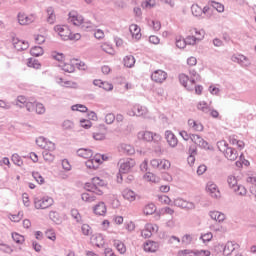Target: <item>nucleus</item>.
Wrapping results in <instances>:
<instances>
[{"mask_svg":"<svg viewBox=\"0 0 256 256\" xmlns=\"http://www.w3.org/2000/svg\"><path fill=\"white\" fill-rule=\"evenodd\" d=\"M36 145L41 147V149H44L42 155L46 163H53L55 161V154H53V151L57 149L55 143L43 136H40L36 139Z\"/></svg>","mask_w":256,"mask_h":256,"instance_id":"1","label":"nucleus"},{"mask_svg":"<svg viewBox=\"0 0 256 256\" xmlns=\"http://www.w3.org/2000/svg\"><path fill=\"white\" fill-rule=\"evenodd\" d=\"M179 81L183 87L188 89V91H193V87H195V83H199L201 81V75H199L195 70L190 72V78L189 76L185 74L179 75Z\"/></svg>","mask_w":256,"mask_h":256,"instance_id":"2","label":"nucleus"},{"mask_svg":"<svg viewBox=\"0 0 256 256\" xmlns=\"http://www.w3.org/2000/svg\"><path fill=\"white\" fill-rule=\"evenodd\" d=\"M54 31L58 33V35L64 41H79V39H81V34L79 33L73 34L71 32V29H69V26L67 25H56L54 27Z\"/></svg>","mask_w":256,"mask_h":256,"instance_id":"3","label":"nucleus"},{"mask_svg":"<svg viewBox=\"0 0 256 256\" xmlns=\"http://www.w3.org/2000/svg\"><path fill=\"white\" fill-rule=\"evenodd\" d=\"M68 23H71L75 27H81V29L91 28V22L85 21V18L75 10L69 12Z\"/></svg>","mask_w":256,"mask_h":256,"instance_id":"4","label":"nucleus"},{"mask_svg":"<svg viewBox=\"0 0 256 256\" xmlns=\"http://www.w3.org/2000/svg\"><path fill=\"white\" fill-rule=\"evenodd\" d=\"M150 167L155 171H160V173H165V171H169L171 169V161L165 158H153L150 161Z\"/></svg>","mask_w":256,"mask_h":256,"instance_id":"5","label":"nucleus"},{"mask_svg":"<svg viewBox=\"0 0 256 256\" xmlns=\"http://www.w3.org/2000/svg\"><path fill=\"white\" fill-rule=\"evenodd\" d=\"M203 34L197 28H189L187 30L186 43L187 45H195L197 41H200Z\"/></svg>","mask_w":256,"mask_h":256,"instance_id":"6","label":"nucleus"},{"mask_svg":"<svg viewBox=\"0 0 256 256\" xmlns=\"http://www.w3.org/2000/svg\"><path fill=\"white\" fill-rule=\"evenodd\" d=\"M54 203L55 200L52 197L44 196L41 199L36 198L34 200V207L35 209H49V207H53Z\"/></svg>","mask_w":256,"mask_h":256,"instance_id":"7","label":"nucleus"},{"mask_svg":"<svg viewBox=\"0 0 256 256\" xmlns=\"http://www.w3.org/2000/svg\"><path fill=\"white\" fill-rule=\"evenodd\" d=\"M107 156L102 154H96L93 159H89L86 161V167L88 169H99V166L103 163V161H107Z\"/></svg>","mask_w":256,"mask_h":256,"instance_id":"8","label":"nucleus"},{"mask_svg":"<svg viewBox=\"0 0 256 256\" xmlns=\"http://www.w3.org/2000/svg\"><path fill=\"white\" fill-rule=\"evenodd\" d=\"M159 231V226L153 223H147L144 228L141 230V237L143 239H149L153 237V233H157Z\"/></svg>","mask_w":256,"mask_h":256,"instance_id":"9","label":"nucleus"},{"mask_svg":"<svg viewBox=\"0 0 256 256\" xmlns=\"http://www.w3.org/2000/svg\"><path fill=\"white\" fill-rule=\"evenodd\" d=\"M26 109L30 113L35 111L38 115H43L45 113V106L40 102H27Z\"/></svg>","mask_w":256,"mask_h":256,"instance_id":"10","label":"nucleus"},{"mask_svg":"<svg viewBox=\"0 0 256 256\" xmlns=\"http://www.w3.org/2000/svg\"><path fill=\"white\" fill-rule=\"evenodd\" d=\"M17 17L20 25H31L36 19L35 14H26L25 12L18 13Z\"/></svg>","mask_w":256,"mask_h":256,"instance_id":"11","label":"nucleus"},{"mask_svg":"<svg viewBox=\"0 0 256 256\" xmlns=\"http://www.w3.org/2000/svg\"><path fill=\"white\" fill-rule=\"evenodd\" d=\"M12 45L16 51H27L29 49V42L18 37L12 39Z\"/></svg>","mask_w":256,"mask_h":256,"instance_id":"12","label":"nucleus"},{"mask_svg":"<svg viewBox=\"0 0 256 256\" xmlns=\"http://www.w3.org/2000/svg\"><path fill=\"white\" fill-rule=\"evenodd\" d=\"M206 191L211 197H213V199H221V191L217 184L209 182L206 186Z\"/></svg>","mask_w":256,"mask_h":256,"instance_id":"13","label":"nucleus"},{"mask_svg":"<svg viewBox=\"0 0 256 256\" xmlns=\"http://www.w3.org/2000/svg\"><path fill=\"white\" fill-rule=\"evenodd\" d=\"M92 211L97 217H105L107 215V204L105 202H98L92 207Z\"/></svg>","mask_w":256,"mask_h":256,"instance_id":"14","label":"nucleus"},{"mask_svg":"<svg viewBox=\"0 0 256 256\" xmlns=\"http://www.w3.org/2000/svg\"><path fill=\"white\" fill-rule=\"evenodd\" d=\"M75 65H77V60H65L61 64H59V67L62 68V71H65V73H74L75 72Z\"/></svg>","mask_w":256,"mask_h":256,"instance_id":"15","label":"nucleus"},{"mask_svg":"<svg viewBox=\"0 0 256 256\" xmlns=\"http://www.w3.org/2000/svg\"><path fill=\"white\" fill-rule=\"evenodd\" d=\"M136 163L134 159L128 158L123 161V163L120 164V173H130V171L133 170V167H135Z\"/></svg>","mask_w":256,"mask_h":256,"instance_id":"16","label":"nucleus"},{"mask_svg":"<svg viewBox=\"0 0 256 256\" xmlns=\"http://www.w3.org/2000/svg\"><path fill=\"white\" fill-rule=\"evenodd\" d=\"M239 249H241V245H239V243L229 241L224 246L223 255L229 256L233 253V251H237Z\"/></svg>","mask_w":256,"mask_h":256,"instance_id":"17","label":"nucleus"},{"mask_svg":"<svg viewBox=\"0 0 256 256\" xmlns=\"http://www.w3.org/2000/svg\"><path fill=\"white\" fill-rule=\"evenodd\" d=\"M138 139H141L142 141H147L149 143L154 139H161V135L156 133L153 134V132L151 131L139 132Z\"/></svg>","mask_w":256,"mask_h":256,"instance_id":"18","label":"nucleus"},{"mask_svg":"<svg viewBox=\"0 0 256 256\" xmlns=\"http://www.w3.org/2000/svg\"><path fill=\"white\" fill-rule=\"evenodd\" d=\"M147 109L141 105H134L132 109L128 112L130 117H143L147 113Z\"/></svg>","mask_w":256,"mask_h":256,"instance_id":"19","label":"nucleus"},{"mask_svg":"<svg viewBox=\"0 0 256 256\" xmlns=\"http://www.w3.org/2000/svg\"><path fill=\"white\" fill-rule=\"evenodd\" d=\"M143 249L146 253H157L159 251V242L148 240L143 244Z\"/></svg>","mask_w":256,"mask_h":256,"instance_id":"20","label":"nucleus"},{"mask_svg":"<svg viewBox=\"0 0 256 256\" xmlns=\"http://www.w3.org/2000/svg\"><path fill=\"white\" fill-rule=\"evenodd\" d=\"M151 79L154 83H163L167 79V72L163 70H156L152 73Z\"/></svg>","mask_w":256,"mask_h":256,"instance_id":"21","label":"nucleus"},{"mask_svg":"<svg viewBox=\"0 0 256 256\" xmlns=\"http://www.w3.org/2000/svg\"><path fill=\"white\" fill-rule=\"evenodd\" d=\"M174 205L176 207H180L181 209H195V204H193V202H189L183 198H177L174 200Z\"/></svg>","mask_w":256,"mask_h":256,"instance_id":"22","label":"nucleus"},{"mask_svg":"<svg viewBox=\"0 0 256 256\" xmlns=\"http://www.w3.org/2000/svg\"><path fill=\"white\" fill-rule=\"evenodd\" d=\"M191 141L198 145V147H202V149H209V143L205 141L201 136L197 134H192Z\"/></svg>","mask_w":256,"mask_h":256,"instance_id":"23","label":"nucleus"},{"mask_svg":"<svg viewBox=\"0 0 256 256\" xmlns=\"http://www.w3.org/2000/svg\"><path fill=\"white\" fill-rule=\"evenodd\" d=\"M165 139L170 147H177V144L179 143L177 136L170 130L165 132Z\"/></svg>","mask_w":256,"mask_h":256,"instance_id":"24","label":"nucleus"},{"mask_svg":"<svg viewBox=\"0 0 256 256\" xmlns=\"http://www.w3.org/2000/svg\"><path fill=\"white\" fill-rule=\"evenodd\" d=\"M223 155L228 159V161H237V157H239V152L235 150V148L228 147Z\"/></svg>","mask_w":256,"mask_h":256,"instance_id":"25","label":"nucleus"},{"mask_svg":"<svg viewBox=\"0 0 256 256\" xmlns=\"http://www.w3.org/2000/svg\"><path fill=\"white\" fill-rule=\"evenodd\" d=\"M188 127L189 129H191V131H195V132H201L204 129L203 124L194 119L188 120Z\"/></svg>","mask_w":256,"mask_h":256,"instance_id":"26","label":"nucleus"},{"mask_svg":"<svg viewBox=\"0 0 256 256\" xmlns=\"http://www.w3.org/2000/svg\"><path fill=\"white\" fill-rule=\"evenodd\" d=\"M129 31L133 39H135L136 41H139V39H141V28L137 24H131L129 27Z\"/></svg>","mask_w":256,"mask_h":256,"instance_id":"27","label":"nucleus"},{"mask_svg":"<svg viewBox=\"0 0 256 256\" xmlns=\"http://www.w3.org/2000/svg\"><path fill=\"white\" fill-rule=\"evenodd\" d=\"M94 85L96 87H100V89H104V91H113V84L109 82H103L101 79L94 80Z\"/></svg>","mask_w":256,"mask_h":256,"instance_id":"28","label":"nucleus"},{"mask_svg":"<svg viewBox=\"0 0 256 256\" xmlns=\"http://www.w3.org/2000/svg\"><path fill=\"white\" fill-rule=\"evenodd\" d=\"M143 179L144 181H147V183H159V181H161V178L153 172H146Z\"/></svg>","mask_w":256,"mask_h":256,"instance_id":"29","label":"nucleus"},{"mask_svg":"<svg viewBox=\"0 0 256 256\" xmlns=\"http://www.w3.org/2000/svg\"><path fill=\"white\" fill-rule=\"evenodd\" d=\"M230 145H234L239 149V151H242V149H245V142L242 140H239L237 136H230L229 138Z\"/></svg>","mask_w":256,"mask_h":256,"instance_id":"30","label":"nucleus"},{"mask_svg":"<svg viewBox=\"0 0 256 256\" xmlns=\"http://www.w3.org/2000/svg\"><path fill=\"white\" fill-rule=\"evenodd\" d=\"M100 49H102V51L108 55H115V48H113V45H111L109 42L100 43Z\"/></svg>","mask_w":256,"mask_h":256,"instance_id":"31","label":"nucleus"},{"mask_svg":"<svg viewBox=\"0 0 256 256\" xmlns=\"http://www.w3.org/2000/svg\"><path fill=\"white\" fill-rule=\"evenodd\" d=\"M78 157H82V159H91L93 157V150L87 148H80L77 151Z\"/></svg>","mask_w":256,"mask_h":256,"instance_id":"32","label":"nucleus"},{"mask_svg":"<svg viewBox=\"0 0 256 256\" xmlns=\"http://www.w3.org/2000/svg\"><path fill=\"white\" fill-rule=\"evenodd\" d=\"M122 195L124 197V199H126L127 201L133 202L135 201V199H137V194H135V192L131 189H124L122 192Z\"/></svg>","mask_w":256,"mask_h":256,"instance_id":"33","label":"nucleus"},{"mask_svg":"<svg viewBox=\"0 0 256 256\" xmlns=\"http://www.w3.org/2000/svg\"><path fill=\"white\" fill-rule=\"evenodd\" d=\"M86 187H90L89 191L99 196L104 195L105 191L108 189V187L89 186V184H86Z\"/></svg>","mask_w":256,"mask_h":256,"instance_id":"34","label":"nucleus"},{"mask_svg":"<svg viewBox=\"0 0 256 256\" xmlns=\"http://www.w3.org/2000/svg\"><path fill=\"white\" fill-rule=\"evenodd\" d=\"M90 187H108V184H107V181H105L99 177H94L91 180Z\"/></svg>","mask_w":256,"mask_h":256,"instance_id":"35","label":"nucleus"},{"mask_svg":"<svg viewBox=\"0 0 256 256\" xmlns=\"http://www.w3.org/2000/svg\"><path fill=\"white\" fill-rule=\"evenodd\" d=\"M210 217L214 221H218V223H223V221H225V214H223L219 211H211Z\"/></svg>","mask_w":256,"mask_h":256,"instance_id":"36","label":"nucleus"},{"mask_svg":"<svg viewBox=\"0 0 256 256\" xmlns=\"http://www.w3.org/2000/svg\"><path fill=\"white\" fill-rule=\"evenodd\" d=\"M114 247L117 249L120 255H125L127 253V246H125V243L119 240L114 241Z\"/></svg>","mask_w":256,"mask_h":256,"instance_id":"37","label":"nucleus"},{"mask_svg":"<svg viewBox=\"0 0 256 256\" xmlns=\"http://www.w3.org/2000/svg\"><path fill=\"white\" fill-rule=\"evenodd\" d=\"M51 57H52V59H54V61H57L59 63V65H61L64 61H66L65 54H63L61 52L52 51Z\"/></svg>","mask_w":256,"mask_h":256,"instance_id":"38","label":"nucleus"},{"mask_svg":"<svg viewBox=\"0 0 256 256\" xmlns=\"http://www.w3.org/2000/svg\"><path fill=\"white\" fill-rule=\"evenodd\" d=\"M227 183L230 189H233V191H237V187L239 186L237 177L229 175L227 178Z\"/></svg>","mask_w":256,"mask_h":256,"instance_id":"39","label":"nucleus"},{"mask_svg":"<svg viewBox=\"0 0 256 256\" xmlns=\"http://www.w3.org/2000/svg\"><path fill=\"white\" fill-rule=\"evenodd\" d=\"M156 211H157V206H155V204L153 203L147 204L143 209L144 215H153V213H155Z\"/></svg>","mask_w":256,"mask_h":256,"instance_id":"40","label":"nucleus"},{"mask_svg":"<svg viewBox=\"0 0 256 256\" xmlns=\"http://www.w3.org/2000/svg\"><path fill=\"white\" fill-rule=\"evenodd\" d=\"M47 12V21L50 23V25H53V23H55L57 17L55 16V10L51 7L47 8L46 10Z\"/></svg>","mask_w":256,"mask_h":256,"instance_id":"41","label":"nucleus"},{"mask_svg":"<svg viewBox=\"0 0 256 256\" xmlns=\"http://www.w3.org/2000/svg\"><path fill=\"white\" fill-rule=\"evenodd\" d=\"M43 53V47L41 46H34L30 49V55H32L33 57H41Z\"/></svg>","mask_w":256,"mask_h":256,"instance_id":"42","label":"nucleus"},{"mask_svg":"<svg viewBox=\"0 0 256 256\" xmlns=\"http://www.w3.org/2000/svg\"><path fill=\"white\" fill-rule=\"evenodd\" d=\"M191 11L194 17H201V15H203V8H201V6H199L198 4L192 5Z\"/></svg>","mask_w":256,"mask_h":256,"instance_id":"43","label":"nucleus"},{"mask_svg":"<svg viewBox=\"0 0 256 256\" xmlns=\"http://www.w3.org/2000/svg\"><path fill=\"white\" fill-rule=\"evenodd\" d=\"M93 243L96 245V247H103L105 244V239H103V235L96 234L93 238Z\"/></svg>","mask_w":256,"mask_h":256,"instance_id":"44","label":"nucleus"},{"mask_svg":"<svg viewBox=\"0 0 256 256\" xmlns=\"http://www.w3.org/2000/svg\"><path fill=\"white\" fill-rule=\"evenodd\" d=\"M121 149H123L124 153H127V155L135 154V147L131 146L130 144H122Z\"/></svg>","mask_w":256,"mask_h":256,"instance_id":"45","label":"nucleus"},{"mask_svg":"<svg viewBox=\"0 0 256 256\" xmlns=\"http://www.w3.org/2000/svg\"><path fill=\"white\" fill-rule=\"evenodd\" d=\"M79 123L82 129H91V127H93V123L89 119L82 118Z\"/></svg>","mask_w":256,"mask_h":256,"instance_id":"46","label":"nucleus"},{"mask_svg":"<svg viewBox=\"0 0 256 256\" xmlns=\"http://www.w3.org/2000/svg\"><path fill=\"white\" fill-rule=\"evenodd\" d=\"M12 239L13 241H15V243H18L19 245L25 243V237L19 233H12Z\"/></svg>","mask_w":256,"mask_h":256,"instance_id":"47","label":"nucleus"},{"mask_svg":"<svg viewBox=\"0 0 256 256\" xmlns=\"http://www.w3.org/2000/svg\"><path fill=\"white\" fill-rule=\"evenodd\" d=\"M124 65L125 67L131 68L135 65V57L133 56H126L124 58Z\"/></svg>","mask_w":256,"mask_h":256,"instance_id":"48","label":"nucleus"},{"mask_svg":"<svg viewBox=\"0 0 256 256\" xmlns=\"http://www.w3.org/2000/svg\"><path fill=\"white\" fill-rule=\"evenodd\" d=\"M71 109L72 111H80V113H87V111H89L87 106L82 104H75L71 107Z\"/></svg>","mask_w":256,"mask_h":256,"instance_id":"49","label":"nucleus"},{"mask_svg":"<svg viewBox=\"0 0 256 256\" xmlns=\"http://www.w3.org/2000/svg\"><path fill=\"white\" fill-rule=\"evenodd\" d=\"M217 147H218L219 151H221V153H224L227 151L229 144H227V141L221 140V141L217 142Z\"/></svg>","mask_w":256,"mask_h":256,"instance_id":"50","label":"nucleus"},{"mask_svg":"<svg viewBox=\"0 0 256 256\" xmlns=\"http://www.w3.org/2000/svg\"><path fill=\"white\" fill-rule=\"evenodd\" d=\"M211 6L213 9H216L218 13H223V11H225V6L219 2L211 1Z\"/></svg>","mask_w":256,"mask_h":256,"instance_id":"51","label":"nucleus"},{"mask_svg":"<svg viewBox=\"0 0 256 256\" xmlns=\"http://www.w3.org/2000/svg\"><path fill=\"white\" fill-rule=\"evenodd\" d=\"M181 242L183 245H191V243H193V236L191 234H185L182 237Z\"/></svg>","mask_w":256,"mask_h":256,"instance_id":"52","label":"nucleus"},{"mask_svg":"<svg viewBox=\"0 0 256 256\" xmlns=\"http://www.w3.org/2000/svg\"><path fill=\"white\" fill-rule=\"evenodd\" d=\"M176 47L178 49H185L187 47V40H185L184 38L176 39Z\"/></svg>","mask_w":256,"mask_h":256,"instance_id":"53","label":"nucleus"},{"mask_svg":"<svg viewBox=\"0 0 256 256\" xmlns=\"http://www.w3.org/2000/svg\"><path fill=\"white\" fill-rule=\"evenodd\" d=\"M49 217L54 223H61V217L56 211H51Z\"/></svg>","mask_w":256,"mask_h":256,"instance_id":"54","label":"nucleus"},{"mask_svg":"<svg viewBox=\"0 0 256 256\" xmlns=\"http://www.w3.org/2000/svg\"><path fill=\"white\" fill-rule=\"evenodd\" d=\"M156 5L157 2L155 0H147L142 3V7H144V9H153Z\"/></svg>","mask_w":256,"mask_h":256,"instance_id":"55","label":"nucleus"},{"mask_svg":"<svg viewBox=\"0 0 256 256\" xmlns=\"http://www.w3.org/2000/svg\"><path fill=\"white\" fill-rule=\"evenodd\" d=\"M32 177H34L35 181H37L39 185H43V183H45V178H43L39 172H33Z\"/></svg>","mask_w":256,"mask_h":256,"instance_id":"56","label":"nucleus"},{"mask_svg":"<svg viewBox=\"0 0 256 256\" xmlns=\"http://www.w3.org/2000/svg\"><path fill=\"white\" fill-rule=\"evenodd\" d=\"M27 65L33 69H41V64L35 59H29Z\"/></svg>","mask_w":256,"mask_h":256,"instance_id":"57","label":"nucleus"},{"mask_svg":"<svg viewBox=\"0 0 256 256\" xmlns=\"http://www.w3.org/2000/svg\"><path fill=\"white\" fill-rule=\"evenodd\" d=\"M178 256H196L195 251L190 249L180 250L178 251Z\"/></svg>","mask_w":256,"mask_h":256,"instance_id":"58","label":"nucleus"},{"mask_svg":"<svg viewBox=\"0 0 256 256\" xmlns=\"http://www.w3.org/2000/svg\"><path fill=\"white\" fill-rule=\"evenodd\" d=\"M81 231L83 235L89 236L91 233H93V230L91 229V226L89 224H83L81 227Z\"/></svg>","mask_w":256,"mask_h":256,"instance_id":"59","label":"nucleus"},{"mask_svg":"<svg viewBox=\"0 0 256 256\" xmlns=\"http://www.w3.org/2000/svg\"><path fill=\"white\" fill-rule=\"evenodd\" d=\"M12 161L15 165H18V167H21V165H23V159H21V156H19V154H13Z\"/></svg>","mask_w":256,"mask_h":256,"instance_id":"60","label":"nucleus"},{"mask_svg":"<svg viewBox=\"0 0 256 256\" xmlns=\"http://www.w3.org/2000/svg\"><path fill=\"white\" fill-rule=\"evenodd\" d=\"M71 215L76 220L77 223H81L82 219H81V214L79 213V210L72 209Z\"/></svg>","mask_w":256,"mask_h":256,"instance_id":"61","label":"nucleus"},{"mask_svg":"<svg viewBox=\"0 0 256 256\" xmlns=\"http://www.w3.org/2000/svg\"><path fill=\"white\" fill-rule=\"evenodd\" d=\"M159 202L161 205H171V198L167 195H162L159 197Z\"/></svg>","mask_w":256,"mask_h":256,"instance_id":"62","label":"nucleus"},{"mask_svg":"<svg viewBox=\"0 0 256 256\" xmlns=\"http://www.w3.org/2000/svg\"><path fill=\"white\" fill-rule=\"evenodd\" d=\"M46 237L47 239H50V241H55L57 239V235L55 234L54 230L46 231Z\"/></svg>","mask_w":256,"mask_h":256,"instance_id":"63","label":"nucleus"},{"mask_svg":"<svg viewBox=\"0 0 256 256\" xmlns=\"http://www.w3.org/2000/svg\"><path fill=\"white\" fill-rule=\"evenodd\" d=\"M196 256H211V251L209 250H197L195 251Z\"/></svg>","mask_w":256,"mask_h":256,"instance_id":"64","label":"nucleus"}]
</instances>
